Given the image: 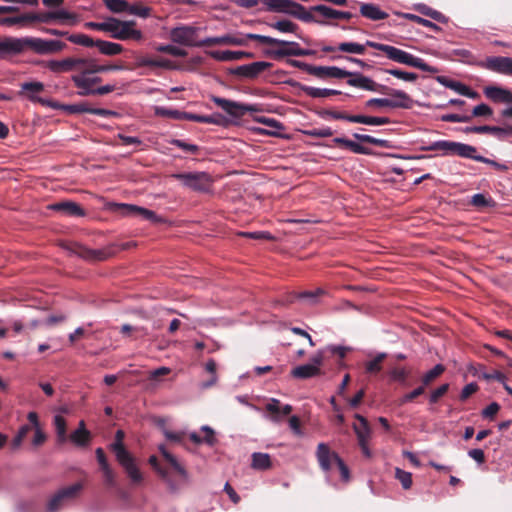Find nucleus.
Masks as SVG:
<instances>
[{"label": "nucleus", "instance_id": "obj_38", "mask_svg": "<svg viewBox=\"0 0 512 512\" xmlns=\"http://www.w3.org/2000/svg\"><path fill=\"white\" fill-rule=\"evenodd\" d=\"M303 91L312 98H325L332 95H338L341 92L334 89L317 88V87H304Z\"/></svg>", "mask_w": 512, "mask_h": 512}, {"label": "nucleus", "instance_id": "obj_60", "mask_svg": "<svg viewBox=\"0 0 512 512\" xmlns=\"http://www.w3.org/2000/svg\"><path fill=\"white\" fill-rule=\"evenodd\" d=\"M444 372V366L441 364L435 365L431 370H429L422 378V382L424 385H428L432 380L440 376Z\"/></svg>", "mask_w": 512, "mask_h": 512}, {"label": "nucleus", "instance_id": "obj_50", "mask_svg": "<svg viewBox=\"0 0 512 512\" xmlns=\"http://www.w3.org/2000/svg\"><path fill=\"white\" fill-rule=\"evenodd\" d=\"M68 40L71 43L81 45L84 47H92L95 46L96 40H93L91 37L85 35V34H71L68 36Z\"/></svg>", "mask_w": 512, "mask_h": 512}, {"label": "nucleus", "instance_id": "obj_37", "mask_svg": "<svg viewBox=\"0 0 512 512\" xmlns=\"http://www.w3.org/2000/svg\"><path fill=\"white\" fill-rule=\"evenodd\" d=\"M252 467L257 470H267L271 467L269 454L255 452L252 454Z\"/></svg>", "mask_w": 512, "mask_h": 512}, {"label": "nucleus", "instance_id": "obj_33", "mask_svg": "<svg viewBox=\"0 0 512 512\" xmlns=\"http://www.w3.org/2000/svg\"><path fill=\"white\" fill-rule=\"evenodd\" d=\"M124 432L122 430H117L115 434V441L110 445L112 451L115 453L117 460H123L128 455H131L123 444Z\"/></svg>", "mask_w": 512, "mask_h": 512}, {"label": "nucleus", "instance_id": "obj_64", "mask_svg": "<svg viewBox=\"0 0 512 512\" xmlns=\"http://www.w3.org/2000/svg\"><path fill=\"white\" fill-rule=\"evenodd\" d=\"M493 114V110L487 104H479L472 110V117H489Z\"/></svg>", "mask_w": 512, "mask_h": 512}, {"label": "nucleus", "instance_id": "obj_21", "mask_svg": "<svg viewBox=\"0 0 512 512\" xmlns=\"http://www.w3.org/2000/svg\"><path fill=\"white\" fill-rule=\"evenodd\" d=\"M49 209L60 211L64 215L83 217L85 215L84 210L75 202L63 201L49 205Z\"/></svg>", "mask_w": 512, "mask_h": 512}, {"label": "nucleus", "instance_id": "obj_32", "mask_svg": "<svg viewBox=\"0 0 512 512\" xmlns=\"http://www.w3.org/2000/svg\"><path fill=\"white\" fill-rule=\"evenodd\" d=\"M95 46L99 52L103 55L114 56L120 54L123 51V46L110 41L96 40Z\"/></svg>", "mask_w": 512, "mask_h": 512}, {"label": "nucleus", "instance_id": "obj_10", "mask_svg": "<svg viewBox=\"0 0 512 512\" xmlns=\"http://www.w3.org/2000/svg\"><path fill=\"white\" fill-rule=\"evenodd\" d=\"M323 353L318 351L309 363L300 365L292 369L291 376L296 379H308L321 375V366L323 364Z\"/></svg>", "mask_w": 512, "mask_h": 512}, {"label": "nucleus", "instance_id": "obj_1", "mask_svg": "<svg viewBox=\"0 0 512 512\" xmlns=\"http://www.w3.org/2000/svg\"><path fill=\"white\" fill-rule=\"evenodd\" d=\"M66 44L59 40H46L36 37H13V55L22 53L29 48L39 55H48L61 52Z\"/></svg>", "mask_w": 512, "mask_h": 512}, {"label": "nucleus", "instance_id": "obj_6", "mask_svg": "<svg viewBox=\"0 0 512 512\" xmlns=\"http://www.w3.org/2000/svg\"><path fill=\"white\" fill-rule=\"evenodd\" d=\"M172 177L186 188L197 192H208L213 184V179L207 172L176 173Z\"/></svg>", "mask_w": 512, "mask_h": 512}, {"label": "nucleus", "instance_id": "obj_51", "mask_svg": "<svg viewBox=\"0 0 512 512\" xmlns=\"http://www.w3.org/2000/svg\"><path fill=\"white\" fill-rule=\"evenodd\" d=\"M386 356H387L386 353H379L373 360L368 361L365 364L366 372L373 374V373H378L379 371H381V369H382L381 363L386 358Z\"/></svg>", "mask_w": 512, "mask_h": 512}, {"label": "nucleus", "instance_id": "obj_7", "mask_svg": "<svg viewBox=\"0 0 512 512\" xmlns=\"http://www.w3.org/2000/svg\"><path fill=\"white\" fill-rule=\"evenodd\" d=\"M101 82V77L99 76H84L78 77V80H75V87L79 89V95L88 96V95H105L112 91H114V85H104L100 87H96L97 84Z\"/></svg>", "mask_w": 512, "mask_h": 512}, {"label": "nucleus", "instance_id": "obj_13", "mask_svg": "<svg viewBox=\"0 0 512 512\" xmlns=\"http://www.w3.org/2000/svg\"><path fill=\"white\" fill-rule=\"evenodd\" d=\"M311 12V10L308 11L303 5L293 0H288L284 14L293 16L303 22H315L318 24H325L324 21L316 19Z\"/></svg>", "mask_w": 512, "mask_h": 512}, {"label": "nucleus", "instance_id": "obj_19", "mask_svg": "<svg viewBox=\"0 0 512 512\" xmlns=\"http://www.w3.org/2000/svg\"><path fill=\"white\" fill-rule=\"evenodd\" d=\"M484 95L493 102L512 103V92L498 86H487L483 90Z\"/></svg>", "mask_w": 512, "mask_h": 512}, {"label": "nucleus", "instance_id": "obj_58", "mask_svg": "<svg viewBox=\"0 0 512 512\" xmlns=\"http://www.w3.org/2000/svg\"><path fill=\"white\" fill-rule=\"evenodd\" d=\"M150 12H151V9L147 6H143L141 4H133V5H130L129 4V8H128V11L127 13L131 14V15H136V16H139L141 18H147L150 16Z\"/></svg>", "mask_w": 512, "mask_h": 512}, {"label": "nucleus", "instance_id": "obj_57", "mask_svg": "<svg viewBox=\"0 0 512 512\" xmlns=\"http://www.w3.org/2000/svg\"><path fill=\"white\" fill-rule=\"evenodd\" d=\"M395 477L400 481L403 489H410L412 486V474L400 468L395 469Z\"/></svg>", "mask_w": 512, "mask_h": 512}, {"label": "nucleus", "instance_id": "obj_29", "mask_svg": "<svg viewBox=\"0 0 512 512\" xmlns=\"http://www.w3.org/2000/svg\"><path fill=\"white\" fill-rule=\"evenodd\" d=\"M119 464L125 469L129 478L134 483H139L142 481V474L134 463V459L131 455H128L123 460H117Z\"/></svg>", "mask_w": 512, "mask_h": 512}, {"label": "nucleus", "instance_id": "obj_14", "mask_svg": "<svg viewBox=\"0 0 512 512\" xmlns=\"http://www.w3.org/2000/svg\"><path fill=\"white\" fill-rule=\"evenodd\" d=\"M272 66L271 63L265 61H257L245 65L238 66L234 73L238 76L253 79Z\"/></svg>", "mask_w": 512, "mask_h": 512}, {"label": "nucleus", "instance_id": "obj_9", "mask_svg": "<svg viewBox=\"0 0 512 512\" xmlns=\"http://www.w3.org/2000/svg\"><path fill=\"white\" fill-rule=\"evenodd\" d=\"M82 489L81 483H75L71 486L60 489L54 494L47 504V510L49 512H56L62 508L67 502L74 499Z\"/></svg>", "mask_w": 512, "mask_h": 512}, {"label": "nucleus", "instance_id": "obj_28", "mask_svg": "<svg viewBox=\"0 0 512 512\" xmlns=\"http://www.w3.org/2000/svg\"><path fill=\"white\" fill-rule=\"evenodd\" d=\"M112 70V65H101L93 57H85L84 76H98L99 73Z\"/></svg>", "mask_w": 512, "mask_h": 512}, {"label": "nucleus", "instance_id": "obj_52", "mask_svg": "<svg viewBox=\"0 0 512 512\" xmlns=\"http://www.w3.org/2000/svg\"><path fill=\"white\" fill-rule=\"evenodd\" d=\"M156 50L158 52L167 53L175 57H185L187 55V52L184 49L170 44L158 45Z\"/></svg>", "mask_w": 512, "mask_h": 512}, {"label": "nucleus", "instance_id": "obj_40", "mask_svg": "<svg viewBox=\"0 0 512 512\" xmlns=\"http://www.w3.org/2000/svg\"><path fill=\"white\" fill-rule=\"evenodd\" d=\"M53 423L55 426L58 442L65 443L68 439L67 431H66V420L64 419V417H62L60 415H55Z\"/></svg>", "mask_w": 512, "mask_h": 512}, {"label": "nucleus", "instance_id": "obj_18", "mask_svg": "<svg viewBox=\"0 0 512 512\" xmlns=\"http://www.w3.org/2000/svg\"><path fill=\"white\" fill-rule=\"evenodd\" d=\"M486 67L494 72L512 75V57H491L487 59Z\"/></svg>", "mask_w": 512, "mask_h": 512}, {"label": "nucleus", "instance_id": "obj_39", "mask_svg": "<svg viewBox=\"0 0 512 512\" xmlns=\"http://www.w3.org/2000/svg\"><path fill=\"white\" fill-rule=\"evenodd\" d=\"M268 26L281 33H296L298 30V25L287 19L279 20L273 23H268Z\"/></svg>", "mask_w": 512, "mask_h": 512}, {"label": "nucleus", "instance_id": "obj_20", "mask_svg": "<svg viewBox=\"0 0 512 512\" xmlns=\"http://www.w3.org/2000/svg\"><path fill=\"white\" fill-rule=\"evenodd\" d=\"M122 206L125 209L126 214L139 216L143 219L149 220L152 223L163 222V219L152 210L131 204H123Z\"/></svg>", "mask_w": 512, "mask_h": 512}, {"label": "nucleus", "instance_id": "obj_12", "mask_svg": "<svg viewBox=\"0 0 512 512\" xmlns=\"http://www.w3.org/2000/svg\"><path fill=\"white\" fill-rule=\"evenodd\" d=\"M347 77V84L351 87H356L372 92L384 91V89H386V86L376 83L370 77H367L361 73L350 72Z\"/></svg>", "mask_w": 512, "mask_h": 512}, {"label": "nucleus", "instance_id": "obj_54", "mask_svg": "<svg viewBox=\"0 0 512 512\" xmlns=\"http://www.w3.org/2000/svg\"><path fill=\"white\" fill-rule=\"evenodd\" d=\"M181 120H189V121H194V122H199V123H209V124L217 123V121L211 116L197 115V114L188 113V112H181Z\"/></svg>", "mask_w": 512, "mask_h": 512}, {"label": "nucleus", "instance_id": "obj_45", "mask_svg": "<svg viewBox=\"0 0 512 512\" xmlns=\"http://www.w3.org/2000/svg\"><path fill=\"white\" fill-rule=\"evenodd\" d=\"M353 137L356 140H358L359 142L369 143V144H373V145L383 147V148L389 147V141L385 140V139H379V138H375V137L367 135V134H359V133H354Z\"/></svg>", "mask_w": 512, "mask_h": 512}, {"label": "nucleus", "instance_id": "obj_5", "mask_svg": "<svg viewBox=\"0 0 512 512\" xmlns=\"http://www.w3.org/2000/svg\"><path fill=\"white\" fill-rule=\"evenodd\" d=\"M424 151H440L443 156L458 155L463 158H468L476 153L474 146L448 140L435 141L428 146L422 147Z\"/></svg>", "mask_w": 512, "mask_h": 512}, {"label": "nucleus", "instance_id": "obj_24", "mask_svg": "<svg viewBox=\"0 0 512 512\" xmlns=\"http://www.w3.org/2000/svg\"><path fill=\"white\" fill-rule=\"evenodd\" d=\"M251 36H260L259 34H226L219 36V45H234V46H245L248 43V40H254Z\"/></svg>", "mask_w": 512, "mask_h": 512}, {"label": "nucleus", "instance_id": "obj_22", "mask_svg": "<svg viewBox=\"0 0 512 512\" xmlns=\"http://www.w3.org/2000/svg\"><path fill=\"white\" fill-rule=\"evenodd\" d=\"M311 11L319 13L327 19H345L349 20L353 17L352 13L346 11H339L330 8L326 5H316L311 7Z\"/></svg>", "mask_w": 512, "mask_h": 512}, {"label": "nucleus", "instance_id": "obj_11", "mask_svg": "<svg viewBox=\"0 0 512 512\" xmlns=\"http://www.w3.org/2000/svg\"><path fill=\"white\" fill-rule=\"evenodd\" d=\"M197 33L198 28L182 25L170 31V39L172 42L183 46L195 47V44H197Z\"/></svg>", "mask_w": 512, "mask_h": 512}, {"label": "nucleus", "instance_id": "obj_49", "mask_svg": "<svg viewBox=\"0 0 512 512\" xmlns=\"http://www.w3.org/2000/svg\"><path fill=\"white\" fill-rule=\"evenodd\" d=\"M106 7L113 13L127 12L129 3L126 0H104Z\"/></svg>", "mask_w": 512, "mask_h": 512}, {"label": "nucleus", "instance_id": "obj_4", "mask_svg": "<svg viewBox=\"0 0 512 512\" xmlns=\"http://www.w3.org/2000/svg\"><path fill=\"white\" fill-rule=\"evenodd\" d=\"M136 22L134 20L121 21L117 18H109L108 32L111 37L117 40H135L140 41L143 38L141 30L135 28Z\"/></svg>", "mask_w": 512, "mask_h": 512}, {"label": "nucleus", "instance_id": "obj_3", "mask_svg": "<svg viewBox=\"0 0 512 512\" xmlns=\"http://www.w3.org/2000/svg\"><path fill=\"white\" fill-rule=\"evenodd\" d=\"M45 67L57 74L72 72L71 80L75 85L78 77H84L85 57L70 56L61 60H49Z\"/></svg>", "mask_w": 512, "mask_h": 512}, {"label": "nucleus", "instance_id": "obj_23", "mask_svg": "<svg viewBox=\"0 0 512 512\" xmlns=\"http://www.w3.org/2000/svg\"><path fill=\"white\" fill-rule=\"evenodd\" d=\"M385 90H387L386 93L391 96V98H389L390 101L394 103L390 108H410L412 100L406 92L397 89H388L387 87Z\"/></svg>", "mask_w": 512, "mask_h": 512}, {"label": "nucleus", "instance_id": "obj_53", "mask_svg": "<svg viewBox=\"0 0 512 512\" xmlns=\"http://www.w3.org/2000/svg\"><path fill=\"white\" fill-rule=\"evenodd\" d=\"M385 72L406 82H415L418 79V75L416 73L406 72L399 69H386Z\"/></svg>", "mask_w": 512, "mask_h": 512}, {"label": "nucleus", "instance_id": "obj_61", "mask_svg": "<svg viewBox=\"0 0 512 512\" xmlns=\"http://www.w3.org/2000/svg\"><path fill=\"white\" fill-rule=\"evenodd\" d=\"M304 134L310 137L325 138L333 135V130L330 127L313 128L304 131Z\"/></svg>", "mask_w": 512, "mask_h": 512}, {"label": "nucleus", "instance_id": "obj_62", "mask_svg": "<svg viewBox=\"0 0 512 512\" xmlns=\"http://www.w3.org/2000/svg\"><path fill=\"white\" fill-rule=\"evenodd\" d=\"M6 55H13V37L0 39V58Z\"/></svg>", "mask_w": 512, "mask_h": 512}, {"label": "nucleus", "instance_id": "obj_15", "mask_svg": "<svg viewBox=\"0 0 512 512\" xmlns=\"http://www.w3.org/2000/svg\"><path fill=\"white\" fill-rule=\"evenodd\" d=\"M309 74L319 79L336 78L342 79L350 74V71L341 69L336 66H314L310 68Z\"/></svg>", "mask_w": 512, "mask_h": 512}, {"label": "nucleus", "instance_id": "obj_36", "mask_svg": "<svg viewBox=\"0 0 512 512\" xmlns=\"http://www.w3.org/2000/svg\"><path fill=\"white\" fill-rule=\"evenodd\" d=\"M251 38L259 41L260 43H263V44H288L290 45V50H293V51H309L308 49H303L299 46V44L297 42H291V41H284V40H280V39H277V38H273V37H270V36H251Z\"/></svg>", "mask_w": 512, "mask_h": 512}, {"label": "nucleus", "instance_id": "obj_43", "mask_svg": "<svg viewBox=\"0 0 512 512\" xmlns=\"http://www.w3.org/2000/svg\"><path fill=\"white\" fill-rule=\"evenodd\" d=\"M436 80H437L438 83H440L444 87L449 88V89L457 92L460 95H462V93H463V91L465 89V86H466L462 82L452 80V79H450V78H448L446 76H438L436 78Z\"/></svg>", "mask_w": 512, "mask_h": 512}, {"label": "nucleus", "instance_id": "obj_8", "mask_svg": "<svg viewBox=\"0 0 512 512\" xmlns=\"http://www.w3.org/2000/svg\"><path fill=\"white\" fill-rule=\"evenodd\" d=\"M33 23H52L53 21H59L61 24H67L74 26L79 22V17L73 12H69L66 9H59L56 11H48L43 13L32 12Z\"/></svg>", "mask_w": 512, "mask_h": 512}, {"label": "nucleus", "instance_id": "obj_46", "mask_svg": "<svg viewBox=\"0 0 512 512\" xmlns=\"http://www.w3.org/2000/svg\"><path fill=\"white\" fill-rule=\"evenodd\" d=\"M402 16L405 18V19H408V20H411L419 25H422L424 27H427L429 29H432L434 31H440V27L438 25H436L435 23H433L432 21L428 20V19H425V18H422L418 15H415V14H411V13H403Z\"/></svg>", "mask_w": 512, "mask_h": 512}, {"label": "nucleus", "instance_id": "obj_47", "mask_svg": "<svg viewBox=\"0 0 512 512\" xmlns=\"http://www.w3.org/2000/svg\"><path fill=\"white\" fill-rule=\"evenodd\" d=\"M90 437L89 431L75 430L70 434L69 439L77 446H85L89 443Z\"/></svg>", "mask_w": 512, "mask_h": 512}, {"label": "nucleus", "instance_id": "obj_25", "mask_svg": "<svg viewBox=\"0 0 512 512\" xmlns=\"http://www.w3.org/2000/svg\"><path fill=\"white\" fill-rule=\"evenodd\" d=\"M44 91V84L42 82H25L21 84V93H24L26 97L34 102L44 103V101L38 97V94Z\"/></svg>", "mask_w": 512, "mask_h": 512}, {"label": "nucleus", "instance_id": "obj_27", "mask_svg": "<svg viewBox=\"0 0 512 512\" xmlns=\"http://www.w3.org/2000/svg\"><path fill=\"white\" fill-rule=\"evenodd\" d=\"M360 13L362 16L373 20H383L388 17V14L382 11L377 5L371 3H362L360 5Z\"/></svg>", "mask_w": 512, "mask_h": 512}, {"label": "nucleus", "instance_id": "obj_31", "mask_svg": "<svg viewBox=\"0 0 512 512\" xmlns=\"http://www.w3.org/2000/svg\"><path fill=\"white\" fill-rule=\"evenodd\" d=\"M30 23H33L32 12L10 17H0V26H25Z\"/></svg>", "mask_w": 512, "mask_h": 512}, {"label": "nucleus", "instance_id": "obj_44", "mask_svg": "<svg viewBox=\"0 0 512 512\" xmlns=\"http://www.w3.org/2000/svg\"><path fill=\"white\" fill-rule=\"evenodd\" d=\"M266 410L271 413L269 416V420L275 423L280 422L281 415H280V401L276 398L270 399V401L265 406Z\"/></svg>", "mask_w": 512, "mask_h": 512}, {"label": "nucleus", "instance_id": "obj_16", "mask_svg": "<svg viewBox=\"0 0 512 512\" xmlns=\"http://www.w3.org/2000/svg\"><path fill=\"white\" fill-rule=\"evenodd\" d=\"M214 103L221 107L225 112L233 116H242L248 111H256V108L251 105H243L224 98L215 97Z\"/></svg>", "mask_w": 512, "mask_h": 512}, {"label": "nucleus", "instance_id": "obj_2", "mask_svg": "<svg viewBox=\"0 0 512 512\" xmlns=\"http://www.w3.org/2000/svg\"><path fill=\"white\" fill-rule=\"evenodd\" d=\"M366 44L371 48L384 52L390 60H393L395 62L415 67L425 72H437V69L435 67L428 65L423 59L416 57L397 47L373 42L370 40L366 41Z\"/></svg>", "mask_w": 512, "mask_h": 512}, {"label": "nucleus", "instance_id": "obj_41", "mask_svg": "<svg viewBox=\"0 0 512 512\" xmlns=\"http://www.w3.org/2000/svg\"><path fill=\"white\" fill-rule=\"evenodd\" d=\"M366 46H368L366 43L359 44L355 42H343L338 45L337 49L349 54L363 55L365 53Z\"/></svg>", "mask_w": 512, "mask_h": 512}, {"label": "nucleus", "instance_id": "obj_56", "mask_svg": "<svg viewBox=\"0 0 512 512\" xmlns=\"http://www.w3.org/2000/svg\"><path fill=\"white\" fill-rule=\"evenodd\" d=\"M155 115L165 118L181 120V111L157 106L154 109Z\"/></svg>", "mask_w": 512, "mask_h": 512}, {"label": "nucleus", "instance_id": "obj_17", "mask_svg": "<svg viewBox=\"0 0 512 512\" xmlns=\"http://www.w3.org/2000/svg\"><path fill=\"white\" fill-rule=\"evenodd\" d=\"M317 461L324 472H328L332 468V464H336V457L339 455L332 452L328 445L325 443H319L316 450Z\"/></svg>", "mask_w": 512, "mask_h": 512}, {"label": "nucleus", "instance_id": "obj_48", "mask_svg": "<svg viewBox=\"0 0 512 512\" xmlns=\"http://www.w3.org/2000/svg\"><path fill=\"white\" fill-rule=\"evenodd\" d=\"M288 0H261L267 11L284 13Z\"/></svg>", "mask_w": 512, "mask_h": 512}, {"label": "nucleus", "instance_id": "obj_30", "mask_svg": "<svg viewBox=\"0 0 512 512\" xmlns=\"http://www.w3.org/2000/svg\"><path fill=\"white\" fill-rule=\"evenodd\" d=\"M356 419L359 421V423L354 424L353 429L357 436L358 443L369 441L371 436V430L367 420L363 416L358 414L356 415Z\"/></svg>", "mask_w": 512, "mask_h": 512}, {"label": "nucleus", "instance_id": "obj_63", "mask_svg": "<svg viewBox=\"0 0 512 512\" xmlns=\"http://www.w3.org/2000/svg\"><path fill=\"white\" fill-rule=\"evenodd\" d=\"M321 115H322V117H325V118H331L334 120H346L349 122H351V118L354 116V115H348L344 112H340V111H336V110H324L321 113Z\"/></svg>", "mask_w": 512, "mask_h": 512}, {"label": "nucleus", "instance_id": "obj_42", "mask_svg": "<svg viewBox=\"0 0 512 512\" xmlns=\"http://www.w3.org/2000/svg\"><path fill=\"white\" fill-rule=\"evenodd\" d=\"M159 451L166 461L170 463V465L183 477L187 476V472L185 468L178 462V460L167 451L164 445H159Z\"/></svg>", "mask_w": 512, "mask_h": 512}, {"label": "nucleus", "instance_id": "obj_34", "mask_svg": "<svg viewBox=\"0 0 512 512\" xmlns=\"http://www.w3.org/2000/svg\"><path fill=\"white\" fill-rule=\"evenodd\" d=\"M352 123H360L364 125L370 126H381L390 123V119L388 117H375V116H366V115H354L351 118Z\"/></svg>", "mask_w": 512, "mask_h": 512}, {"label": "nucleus", "instance_id": "obj_35", "mask_svg": "<svg viewBox=\"0 0 512 512\" xmlns=\"http://www.w3.org/2000/svg\"><path fill=\"white\" fill-rule=\"evenodd\" d=\"M201 430L205 433V437L201 438L196 432H192L189 434V438L191 439V441L194 442L195 444H200L204 442L210 446L214 445L216 442V438L213 429L210 426L204 425L201 427Z\"/></svg>", "mask_w": 512, "mask_h": 512}, {"label": "nucleus", "instance_id": "obj_55", "mask_svg": "<svg viewBox=\"0 0 512 512\" xmlns=\"http://www.w3.org/2000/svg\"><path fill=\"white\" fill-rule=\"evenodd\" d=\"M465 132L467 133H492V134H499L503 133L504 129L496 126H472L467 127L465 129Z\"/></svg>", "mask_w": 512, "mask_h": 512}, {"label": "nucleus", "instance_id": "obj_26", "mask_svg": "<svg viewBox=\"0 0 512 512\" xmlns=\"http://www.w3.org/2000/svg\"><path fill=\"white\" fill-rule=\"evenodd\" d=\"M278 48L266 51L267 55L274 58H283L288 56H310L313 55V51H293L290 50L288 44H276Z\"/></svg>", "mask_w": 512, "mask_h": 512}, {"label": "nucleus", "instance_id": "obj_59", "mask_svg": "<svg viewBox=\"0 0 512 512\" xmlns=\"http://www.w3.org/2000/svg\"><path fill=\"white\" fill-rule=\"evenodd\" d=\"M394 105L388 98H371L365 102L366 108L376 109Z\"/></svg>", "mask_w": 512, "mask_h": 512}]
</instances>
